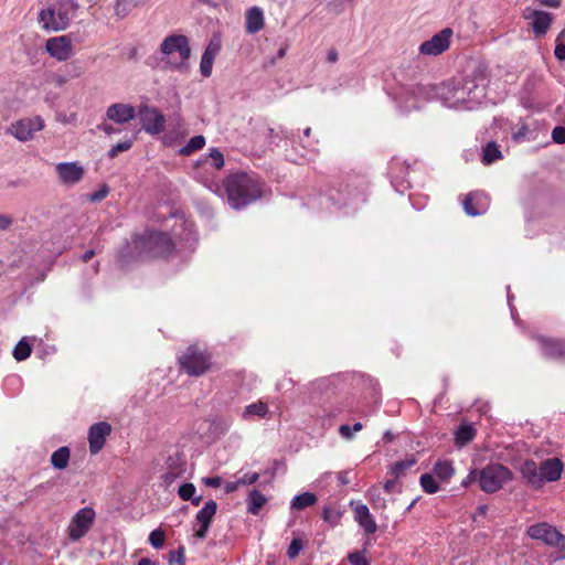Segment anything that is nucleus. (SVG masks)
Here are the masks:
<instances>
[{"label": "nucleus", "instance_id": "45", "mask_svg": "<svg viewBox=\"0 0 565 565\" xmlns=\"http://www.w3.org/2000/svg\"><path fill=\"white\" fill-rule=\"evenodd\" d=\"M322 519L323 521L330 523L331 525H337L341 519V513L333 508L327 505L322 510Z\"/></svg>", "mask_w": 565, "mask_h": 565}, {"label": "nucleus", "instance_id": "47", "mask_svg": "<svg viewBox=\"0 0 565 565\" xmlns=\"http://www.w3.org/2000/svg\"><path fill=\"white\" fill-rule=\"evenodd\" d=\"M206 158L212 160V166L220 170L224 167V156L217 148H211Z\"/></svg>", "mask_w": 565, "mask_h": 565}, {"label": "nucleus", "instance_id": "6", "mask_svg": "<svg viewBox=\"0 0 565 565\" xmlns=\"http://www.w3.org/2000/svg\"><path fill=\"white\" fill-rule=\"evenodd\" d=\"M468 103L479 104L486 97V87L488 83L487 67L482 64L477 65L469 75L458 79Z\"/></svg>", "mask_w": 565, "mask_h": 565}, {"label": "nucleus", "instance_id": "4", "mask_svg": "<svg viewBox=\"0 0 565 565\" xmlns=\"http://www.w3.org/2000/svg\"><path fill=\"white\" fill-rule=\"evenodd\" d=\"M178 361L180 369L190 376H201L211 367V355L196 344L186 348Z\"/></svg>", "mask_w": 565, "mask_h": 565}, {"label": "nucleus", "instance_id": "40", "mask_svg": "<svg viewBox=\"0 0 565 565\" xmlns=\"http://www.w3.org/2000/svg\"><path fill=\"white\" fill-rule=\"evenodd\" d=\"M416 463L414 458L401 460L391 466L390 475L399 478L404 472Z\"/></svg>", "mask_w": 565, "mask_h": 565}, {"label": "nucleus", "instance_id": "61", "mask_svg": "<svg viewBox=\"0 0 565 565\" xmlns=\"http://www.w3.org/2000/svg\"><path fill=\"white\" fill-rule=\"evenodd\" d=\"M339 433L345 439H351L353 437L351 426L349 425H341L339 428Z\"/></svg>", "mask_w": 565, "mask_h": 565}, {"label": "nucleus", "instance_id": "54", "mask_svg": "<svg viewBox=\"0 0 565 565\" xmlns=\"http://www.w3.org/2000/svg\"><path fill=\"white\" fill-rule=\"evenodd\" d=\"M348 559L352 565H370L369 561L358 551L350 553Z\"/></svg>", "mask_w": 565, "mask_h": 565}, {"label": "nucleus", "instance_id": "59", "mask_svg": "<svg viewBox=\"0 0 565 565\" xmlns=\"http://www.w3.org/2000/svg\"><path fill=\"white\" fill-rule=\"evenodd\" d=\"M202 482L206 487L218 488L222 484V478L218 477V476H215V477H204L202 479Z\"/></svg>", "mask_w": 565, "mask_h": 565}, {"label": "nucleus", "instance_id": "18", "mask_svg": "<svg viewBox=\"0 0 565 565\" xmlns=\"http://www.w3.org/2000/svg\"><path fill=\"white\" fill-rule=\"evenodd\" d=\"M541 345L542 354L550 360L565 359V341L540 335L536 338Z\"/></svg>", "mask_w": 565, "mask_h": 565}, {"label": "nucleus", "instance_id": "2", "mask_svg": "<svg viewBox=\"0 0 565 565\" xmlns=\"http://www.w3.org/2000/svg\"><path fill=\"white\" fill-rule=\"evenodd\" d=\"M77 6L73 0H60L39 12V23L46 32H60L67 29Z\"/></svg>", "mask_w": 565, "mask_h": 565}, {"label": "nucleus", "instance_id": "24", "mask_svg": "<svg viewBox=\"0 0 565 565\" xmlns=\"http://www.w3.org/2000/svg\"><path fill=\"white\" fill-rule=\"evenodd\" d=\"M354 520L363 527L366 534H374L377 531V524L370 513L369 508L359 503L354 507Z\"/></svg>", "mask_w": 565, "mask_h": 565}, {"label": "nucleus", "instance_id": "53", "mask_svg": "<svg viewBox=\"0 0 565 565\" xmlns=\"http://www.w3.org/2000/svg\"><path fill=\"white\" fill-rule=\"evenodd\" d=\"M555 42L554 55L558 61L563 62L565 61V40H561L559 36H557Z\"/></svg>", "mask_w": 565, "mask_h": 565}, {"label": "nucleus", "instance_id": "20", "mask_svg": "<svg viewBox=\"0 0 565 565\" xmlns=\"http://www.w3.org/2000/svg\"><path fill=\"white\" fill-rule=\"evenodd\" d=\"M137 113L135 107L124 103L113 104L107 108L106 111L107 119L120 125L129 122L130 120L135 119Z\"/></svg>", "mask_w": 565, "mask_h": 565}, {"label": "nucleus", "instance_id": "44", "mask_svg": "<svg viewBox=\"0 0 565 565\" xmlns=\"http://www.w3.org/2000/svg\"><path fill=\"white\" fill-rule=\"evenodd\" d=\"M132 145H134L132 139H126L124 141H120L109 149V151L107 152V156H108V158L114 159L120 152L128 151L129 149H131Z\"/></svg>", "mask_w": 565, "mask_h": 565}, {"label": "nucleus", "instance_id": "5", "mask_svg": "<svg viewBox=\"0 0 565 565\" xmlns=\"http://www.w3.org/2000/svg\"><path fill=\"white\" fill-rule=\"evenodd\" d=\"M468 103L479 104L486 97V87L488 83L487 67L482 64L477 65L469 75L458 79Z\"/></svg>", "mask_w": 565, "mask_h": 565}, {"label": "nucleus", "instance_id": "23", "mask_svg": "<svg viewBox=\"0 0 565 565\" xmlns=\"http://www.w3.org/2000/svg\"><path fill=\"white\" fill-rule=\"evenodd\" d=\"M56 172L62 182L66 184L77 183L84 175V169L75 162L58 163Z\"/></svg>", "mask_w": 565, "mask_h": 565}, {"label": "nucleus", "instance_id": "28", "mask_svg": "<svg viewBox=\"0 0 565 565\" xmlns=\"http://www.w3.org/2000/svg\"><path fill=\"white\" fill-rule=\"evenodd\" d=\"M455 79L443 83L437 87L436 95L440 98L443 104L449 108H455Z\"/></svg>", "mask_w": 565, "mask_h": 565}, {"label": "nucleus", "instance_id": "21", "mask_svg": "<svg viewBox=\"0 0 565 565\" xmlns=\"http://www.w3.org/2000/svg\"><path fill=\"white\" fill-rule=\"evenodd\" d=\"M540 477L545 482H554L561 478L563 471V462L558 458H548L539 466Z\"/></svg>", "mask_w": 565, "mask_h": 565}, {"label": "nucleus", "instance_id": "17", "mask_svg": "<svg viewBox=\"0 0 565 565\" xmlns=\"http://www.w3.org/2000/svg\"><path fill=\"white\" fill-rule=\"evenodd\" d=\"M111 425L107 422L93 424L88 429L89 451L97 455L105 446L106 438L111 434Z\"/></svg>", "mask_w": 565, "mask_h": 565}, {"label": "nucleus", "instance_id": "16", "mask_svg": "<svg viewBox=\"0 0 565 565\" xmlns=\"http://www.w3.org/2000/svg\"><path fill=\"white\" fill-rule=\"evenodd\" d=\"M216 511L217 503L214 500H209L204 503L203 508L195 515V521L199 524V529L194 531V537L204 540L207 536Z\"/></svg>", "mask_w": 565, "mask_h": 565}, {"label": "nucleus", "instance_id": "48", "mask_svg": "<svg viewBox=\"0 0 565 565\" xmlns=\"http://www.w3.org/2000/svg\"><path fill=\"white\" fill-rule=\"evenodd\" d=\"M195 492H196V488L191 482L181 484L178 490L179 497L184 501L192 499V497L195 494Z\"/></svg>", "mask_w": 565, "mask_h": 565}, {"label": "nucleus", "instance_id": "60", "mask_svg": "<svg viewBox=\"0 0 565 565\" xmlns=\"http://www.w3.org/2000/svg\"><path fill=\"white\" fill-rule=\"evenodd\" d=\"M97 128L108 136L120 131L118 128H115L113 125L106 122L98 125Z\"/></svg>", "mask_w": 565, "mask_h": 565}, {"label": "nucleus", "instance_id": "34", "mask_svg": "<svg viewBox=\"0 0 565 565\" xmlns=\"http://www.w3.org/2000/svg\"><path fill=\"white\" fill-rule=\"evenodd\" d=\"M317 495L311 492H303L300 494H297L292 498L290 508L292 510H303L308 507L313 505L317 502Z\"/></svg>", "mask_w": 565, "mask_h": 565}, {"label": "nucleus", "instance_id": "9", "mask_svg": "<svg viewBox=\"0 0 565 565\" xmlns=\"http://www.w3.org/2000/svg\"><path fill=\"white\" fill-rule=\"evenodd\" d=\"M96 519V512L90 507L78 510L72 518L67 526L68 539L73 542L79 541L92 529Z\"/></svg>", "mask_w": 565, "mask_h": 565}, {"label": "nucleus", "instance_id": "31", "mask_svg": "<svg viewBox=\"0 0 565 565\" xmlns=\"http://www.w3.org/2000/svg\"><path fill=\"white\" fill-rule=\"evenodd\" d=\"M266 502H267L266 497L259 490H257V489L250 490L248 498H247L248 513H250L253 515H257Z\"/></svg>", "mask_w": 565, "mask_h": 565}, {"label": "nucleus", "instance_id": "11", "mask_svg": "<svg viewBox=\"0 0 565 565\" xmlns=\"http://www.w3.org/2000/svg\"><path fill=\"white\" fill-rule=\"evenodd\" d=\"M526 533L531 539L542 541L544 544L552 547H557L565 542V535L546 522L529 526Z\"/></svg>", "mask_w": 565, "mask_h": 565}, {"label": "nucleus", "instance_id": "64", "mask_svg": "<svg viewBox=\"0 0 565 565\" xmlns=\"http://www.w3.org/2000/svg\"><path fill=\"white\" fill-rule=\"evenodd\" d=\"M338 481L345 486V484H349L351 482L350 478H349V472L348 471H340L338 473Z\"/></svg>", "mask_w": 565, "mask_h": 565}, {"label": "nucleus", "instance_id": "13", "mask_svg": "<svg viewBox=\"0 0 565 565\" xmlns=\"http://www.w3.org/2000/svg\"><path fill=\"white\" fill-rule=\"evenodd\" d=\"M44 128V120L40 116L28 117L17 120L10 125L8 132L19 141L33 139L34 134Z\"/></svg>", "mask_w": 565, "mask_h": 565}, {"label": "nucleus", "instance_id": "27", "mask_svg": "<svg viewBox=\"0 0 565 565\" xmlns=\"http://www.w3.org/2000/svg\"><path fill=\"white\" fill-rule=\"evenodd\" d=\"M185 471V463L178 462L173 458L168 459V468L167 471L161 476L162 484L166 488H169L177 479L183 476Z\"/></svg>", "mask_w": 565, "mask_h": 565}, {"label": "nucleus", "instance_id": "51", "mask_svg": "<svg viewBox=\"0 0 565 565\" xmlns=\"http://www.w3.org/2000/svg\"><path fill=\"white\" fill-rule=\"evenodd\" d=\"M301 550H302V541L298 537L292 539V541L287 550V555L289 558H295L298 556V554L300 553Z\"/></svg>", "mask_w": 565, "mask_h": 565}, {"label": "nucleus", "instance_id": "7", "mask_svg": "<svg viewBox=\"0 0 565 565\" xmlns=\"http://www.w3.org/2000/svg\"><path fill=\"white\" fill-rule=\"evenodd\" d=\"M468 103L479 104L486 97V87L488 83L487 67L482 64L477 65L469 75L458 79Z\"/></svg>", "mask_w": 565, "mask_h": 565}, {"label": "nucleus", "instance_id": "30", "mask_svg": "<svg viewBox=\"0 0 565 565\" xmlns=\"http://www.w3.org/2000/svg\"><path fill=\"white\" fill-rule=\"evenodd\" d=\"M268 405L265 402L258 401L245 407L242 417L244 420H250L253 417L264 418L268 414Z\"/></svg>", "mask_w": 565, "mask_h": 565}, {"label": "nucleus", "instance_id": "43", "mask_svg": "<svg viewBox=\"0 0 565 565\" xmlns=\"http://www.w3.org/2000/svg\"><path fill=\"white\" fill-rule=\"evenodd\" d=\"M455 94V108L466 107L468 109H471V106H468V100L465 96L466 93H463L462 87L460 86V83L458 79H455V87L452 88Z\"/></svg>", "mask_w": 565, "mask_h": 565}, {"label": "nucleus", "instance_id": "33", "mask_svg": "<svg viewBox=\"0 0 565 565\" xmlns=\"http://www.w3.org/2000/svg\"><path fill=\"white\" fill-rule=\"evenodd\" d=\"M70 456H71V450L68 447H66V446L60 447L52 454L51 463L57 470L65 469L68 465Z\"/></svg>", "mask_w": 565, "mask_h": 565}, {"label": "nucleus", "instance_id": "49", "mask_svg": "<svg viewBox=\"0 0 565 565\" xmlns=\"http://www.w3.org/2000/svg\"><path fill=\"white\" fill-rule=\"evenodd\" d=\"M164 539H166V535H164V532L161 531L160 529H157V530H153L150 535H149V543L154 547V548H161L164 544Z\"/></svg>", "mask_w": 565, "mask_h": 565}, {"label": "nucleus", "instance_id": "26", "mask_svg": "<svg viewBox=\"0 0 565 565\" xmlns=\"http://www.w3.org/2000/svg\"><path fill=\"white\" fill-rule=\"evenodd\" d=\"M245 18V29L248 34L257 33L264 28V12L259 7L249 8Z\"/></svg>", "mask_w": 565, "mask_h": 565}, {"label": "nucleus", "instance_id": "25", "mask_svg": "<svg viewBox=\"0 0 565 565\" xmlns=\"http://www.w3.org/2000/svg\"><path fill=\"white\" fill-rule=\"evenodd\" d=\"M521 473L523 479L534 489L543 487V479L540 477L539 466L533 460H525L521 466Z\"/></svg>", "mask_w": 565, "mask_h": 565}, {"label": "nucleus", "instance_id": "36", "mask_svg": "<svg viewBox=\"0 0 565 565\" xmlns=\"http://www.w3.org/2000/svg\"><path fill=\"white\" fill-rule=\"evenodd\" d=\"M502 157L501 150L494 141H490L483 148L482 162L491 164Z\"/></svg>", "mask_w": 565, "mask_h": 565}, {"label": "nucleus", "instance_id": "3", "mask_svg": "<svg viewBox=\"0 0 565 565\" xmlns=\"http://www.w3.org/2000/svg\"><path fill=\"white\" fill-rule=\"evenodd\" d=\"M139 245L143 247L147 257H168L170 256L175 244L168 233L159 231H149L139 234Z\"/></svg>", "mask_w": 565, "mask_h": 565}, {"label": "nucleus", "instance_id": "58", "mask_svg": "<svg viewBox=\"0 0 565 565\" xmlns=\"http://www.w3.org/2000/svg\"><path fill=\"white\" fill-rule=\"evenodd\" d=\"M397 483H398V478L392 476L391 479H387L385 481L383 488H384L385 492H387V493H391L393 491L401 492V488H397Z\"/></svg>", "mask_w": 565, "mask_h": 565}, {"label": "nucleus", "instance_id": "46", "mask_svg": "<svg viewBox=\"0 0 565 565\" xmlns=\"http://www.w3.org/2000/svg\"><path fill=\"white\" fill-rule=\"evenodd\" d=\"M214 58L211 57L210 53H203L200 63V71L204 77H210L212 74Z\"/></svg>", "mask_w": 565, "mask_h": 565}, {"label": "nucleus", "instance_id": "15", "mask_svg": "<svg viewBox=\"0 0 565 565\" xmlns=\"http://www.w3.org/2000/svg\"><path fill=\"white\" fill-rule=\"evenodd\" d=\"M451 36L452 30L450 28L443 29L433 35L431 39L423 42L419 45V53L428 56H437L443 54L449 49Z\"/></svg>", "mask_w": 565, "mask_h": 565}, {"label": "nucleus", "instance_id": "57", "mask_svg": "<svg viewBox=\"0 0 565 565\" xmlns=\"http://www.w3.org/2000/svg\"><path fill=\"white\" fill-rule=\"evenodd\" d=\"M259 479L258 472H248L245 473L242 478L238 479L241 486L254 484Z\"/></svg>", "mask_w": 565, "mask_h": 565}, {"label": "nucleus", "instance_id": "62", "mask_svg": "<svg viewBox=\"0 0 565 565\" xmlns=\"http://www.w3.org/2000/svg\"><path fill=\"white\" fill-rule=\"evenodd\" d=\"M241 487L238 479L236 481H228L224 486L225 493H232Z\"/></svg>", "mask_w": 565, "mask_h": 565}, {"label": "nucleus", "instance_id": "35", "mask_svg": "<svg viewBox=\"0 0 565 565\" xmlns=\"http://www.w3.org/2000/svg\"><path fill=\"white\" fill-rule=\"evenodd\" d=\"M433 470L441 481L449 480L455 473L451 462L447 460H438Z\"/></svg>", "mask_w": 565, "mask_h": 565}, {"label": "nucleus", "instance_id": "29", "mask_svg": "<svg viewBox=\"0 0 565 565\" xmlns=\"http://www.w3.org/2000/svg\"><path fill=\"white\" fill-rule=\"evenodd\" d=\"M483 199L481 193H469L463 201V210L469 216H478L483 213L479 207L480 201Z\"/></svg>", "mask_w": 565, "mask_h": 565}, {"label": "nucleus", "instance_id": "32", "mask_svg": "<svg viewBox=\"0 0 565 565\" xmlns=\"http://www.w3.org/2000/svg\"><path fill=\"white\" fill-rule=\"evenodd\" d=\"M149 0H117L115 6V14L122 19L128 15L135 8L143 6Z\"/></svg>", "mask_w": 565, "mask_h": 565}, {"label": "nucleus", "instance_id": "56", "mask_svg": "<svg viewBox=\"0 0 565 565\" xmlns=\"http://www.w3.org/2000/svg\"><path fill=\"white\" fill-rule=\"evenodd\" d=\"M552 139L556 143H565V127L556 126L552 130Z\"/></svg>", "mask_w": 565, "mask_h": 565}, {"label": "nucleus", "instance_id": "19", "mask_svg": "<svg viewBox=\"0 0 565 565\" xmlns=\"http://www.w3.org/2000/svg\"><path fill=\"white\" fill-rule=\"evenodd\" d=\"M45 47L47 53L58 61H66L72 55V43L66 35L49 39Z\"/></svg>", "mask_w": 565, "mask_h": 565}, {"label": "nucleus", "instance_id": "41", "mask_svg": "<svg viewBox=\"0 0 565 565\" xmlns=\"http://www.w3.org/2000/svg\"><path fill=\"white\" fill-rule=\"evenodd\" d=\"M419 483L426 493L433 494L439 490V484L430 473H424L419 478Z\"/></svg>", "mask_w": 565, "mask_h": 565}, {"label": "nucleus", "instance_id": "12", "mask_svg": "<svg viewBox=\"0 0 565 565\" xmlns=\"http://www.w3.org/2000/svg\"><path fill=\"white\" fill-rule=\"evenodd\" d=\"M160 50L164 55H171L173 53L179 54L181 62L174 64L177 68L182 67L191 55L189 40L185 35L182 34H173L167 36L162 41Z\"/></svg>", "mask_w": 565, "mask_h": 565}, {"label": "nucleus", "instance_id": "22", "mask_svg": "<svg viewBox=\"0 0 565 565\" xmlns=\"http://www.w3.org/2000/svg\"><path fill=\"white\" fill-rule=\"evenodd\" d=\"M524 18L532 20L531 26L537 36L545 35L553 21L551 13L541 10H532L529 14H524Z\"/></svg>", "mask_w": 565, "mask_h": 565}, {"label": "nucleus", "instance_id": "38", "mask_svg": "<svg viewBox=\"0 0 565 565\" xmlns=\"http://www.w3.org/2000/svg\"><path fill=\"white\" fill-rule=\"evenodd\" d=\"M456 440L459 444H467L471 441L476 435V430L471 425L461 424L456 430Z\"/></svg>", "mask_w": 565, "mask_h": 565}, {"label": "nucleus", "instance_id": "1", "mask_svg": "<svg viewBox=\"0 0 565 565\" xmlns=\"http://www.w3.org/2000/svg\"><path fill=\"white\" fill-rule=\"evenodd\" d=\"M223 185L228 204L241 210L263 196L265 183L255 174L236 172L230 174Z\"/></svg>", "mask_w": 565, "mask_h": 565}, {"label": "nucleus", "instance_id": "55", "mask_svg": "<svg viewBox=\"0 0 565 565\" xmlns=\"http://www.w3.org/2000/svg\"><path fill=\"white\" fill-rule=\"evenodd\" d=\"M109 193V188L104 184L99 190L95 191L89 195V200L92 202H100L103 201Z\"/></svg>", "mask_w": 565, "mask_h": 565}, {"label": "nucleus", "instance_id": "42", "mask_svg": "<svg viewBox=\"0 0 565 565\" xmlns=\"http://www.w3.org/2000/svg\"><path fill=\"white\" fill-rule=\"evenodd\" d=\"M367 494H369V499L373 505V509H376V510L386 509V500L381 495V491H380L379 487L370 488Z\"/></svg>", "mask_w": 565, "mask_h": 565}, {"label": "nucleus", "instance_id": "37", "mask_svg": "<svg viewBox=\"0 0 565 565\" xmlns=\"http://www.w3.org/2000/svg\"><path fill=\"white\" fill-rule=\"evenodd\" d=\"M205 145V138L204 136L202 135H198V136H194L192 137L185 146H183L181 149H180V154L182 156H190L192 154L194 151L196 150H200L204 147Z\"/></svg>", "mask_w": 565, "mask_h": 565}, {"label": "nucleus", "instance_id": "8", "mask_svg": "<svg viewBox=\"0 0 565 565\" xmlns=\"http://www.w3.org/2000/svg\"><path fill=\"white\" fill-rule=\"evenodd\" d=\"M511 479L510 470L501 463L489 465L480 471L479 484L482 491L492 493Z\"/></svg>", "mask_w": 565, "mask_h": 565}, {"label": "nucleus", "instance_id": "63", "mask_svg": "<svg viewBox=\"0 0 565 565\" xmlns=\"http://www.w3.org/2000/svg\"><path fill=\"white\" fill-rule=\"evenodd\" d=\"M218 51H220V45H218V44H215V43H213V42H211V43L206 46V49H205L204 53H210L211 57L215 58V56H216V54L218 53Z\"/></svg>", "mask_w": 565, "mask_h": 565}, {"label": "nucleus", "instance_id": "14", "mask_svg": "<svg viewBox=\"0 0 565 565\" xmlns=\"http://www.w3.org/2000/svg\"><path fill=\"white\" fill-rule=\"evenodd\" d=\"M139 234L132 236L131 242H127L118 252L117 265L120 269L127 270L139 259L147 257L143 247L139 245Z\"/></svg>", "mask_w": 565, "mask_h": 565}, {"label": "nucleus", "instance_id": "52", "mask_svg": "<svg viewBox=\"0 0 565 565\" xmlns=\"http://www.w3.org/2000/svg\"><path fill=\"white\" fill-rule=\"evenodd\" d=\"M14 225V217L10 214L0 213V232H8Z\"/></svg>", "mask_w": 565, "mask_h": 565}, {"label": "nucleus", "instance_id": "50", "mask_svg": "<svg viewBox=\"0 0 565 565\" xmlns=\"http://www.w3.org/2000/svg\"><path fill=\"white\" fill-rule=\"evenodd\" d=\"M184 559H185V556H184V547L183 546H180L177 550L170 551L169 564L179 563V564L183 565Z\"/></svg>", "mask_w": 565, "mask_h": 565}, {"label": "nucleus", "instance_id": "10", "mask_svg": "<svg viewBox=\"0 0 565 565\" xmlns=\"http://www.w3.org/2000/svg\"><path fill=\"white\" fill-rule=\"evenodd\" d=\"M137 116L141 122L142 129L150 135H159L166 128V117L156 107H150L147 104L139 106Z\"/></svg>", "mask_w": 565, "mask_h": 565}, {"label": "nucleus", "instance_id": "39", "mask_svg": "<svg viewBox=\"0 0 565 565\" xmlns=\"http://www.w3.org/2000/svg\"><path fill=\"white\" fill-rule=\"evenodd\" d=\"M32 349L25 339H21L13 349V356L17 361H23L31 355Z\"/></svg>", "mask_w": 565, "mask_h": 565}]
</instances>
